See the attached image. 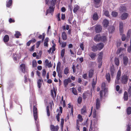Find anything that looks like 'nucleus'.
<instances>
[{"label":"nucleus","mask_w":131,"mask_h":131,"mask_svg":"<svg viewBox=\"0 0 131 131\" xmlns=\"http://www.w3.org/2000/svg\"><path fill=\"white\" fill-rule=\"evenodd\" d=\"M95 124H92V121H91V123L90 125V129L89 130H93L94 129L95 126Z\"/></svg>","instance_id":"32"},{"label":"nucleus","mask_w":131,"mask_h":131,"mask_svg":"<svg viewBox=\"0 0 131 131\" xmlns=\"http://www.w3.org/2000/svg\"><path fill=\"white\" fill-rule=\"evenodd\" d=\"M64 53H65V49H63L61 51V57L62 58H63L64 56Z\"/></svg>","instance_id":"48"},{"label":"nucleus","mask_w":131,"mask_h":131,"mask_svg":"<svg viewBox=\"0 0 131 131\" xmlns=\"http://www.w3.org/2000/svg\"><path fill=\"white\" fill-rule=\"evenodd\" d=\"M118 15V13L115 12L113 11L112 12V15L114 17Z\"/></svg>","instance_id":"45"},{"label":"nucleus","mask_w":131,"mask_h":131,"mask_svg":"<svg viewBox=\"0 0 131 131\" xmlns=\"http://www.w3.org/2000/svg\"><path fill=\"white\" fill-rule=\"evenodd\" d=\"M50 128L52 131H57L59 129V127L58 126H54V125H51L50 126Z\"/></svg>","instance_id":"7"},{"label":"nucleus","mask_w":131,"mask_h":131,"mask_svg":"<svg viewBox=\"0 0 131 131\" xmlns=\"http://www.w3.org/2000/svg\"><path fill=\"white\" fill-rule=\"evenodd\" d=\"M32 66L33 67H35L37 65L36 61L35 60H33L32 61Z\"/></svg>","instance_id":"46"},{"label":"nucleus","mask_w":131,"mask_h":131,"mask_svg":"<svg viewBox=\"0 0 131 131\" xmlns=\"http://www.w3.org/2000/svg\"><path fill=\"white\" fill-rule=\"evenodd\" d=\"M101 87L102 90L100 92V93L101 98H102V97L103 93L104 95H105V93L107 91V90L105 88V84L104 82L102 83Z\"/></svg>","instance_id":"2"},{"label":"nucleus","mask_w":131,"mask_h":131,"mask_svg":"<svg viewBox=\"0 0 131 131\" xmlns=\"http://www.w3.org/2000/svg\"><path fill=\"white\" fill-rule=\"evenodd\" d=\"M78 119L77 120V123L78 124V123H79V122H82L83 120L82 116L80 114L78 115Z\"/></svg>","instance_id":"12"},{"label":"nucleus","mask_w":131,"mask_h":131,"mask_svg":"<svg viewBox=\"0 0 131 131\" xmlns=\"http://www.w3.org/2000/svg\"><path fill=\"white\" fill-rule=\"evenodd\" d=\"M91 50L95 52L98 49L97 45H94L91 47Z\"/></svg>","instance_id":"19"},{"label":"nucleus","mask_w":131,"mask_h":131,"mask_svg":"<svg viewBox=\"0 0 131 131\" xmlns=\"http://www.w3.org/2000/svg\"><path fill=\"white\" fill-rule=\"evenodd\" d=\"M95 7L97 8L99 7L101 5V0H94Z\"/></svg>","instance_id":"6"},{"label":"nucleus","mask_w":131,"mask_h":131,"mask_svg":"<svg viewBox=\"0 0 131 131\" xmlns=\"http://www.w3.org/2000/svg\"><path fill=\"white\" fill-rule=\"evenodd\" d=\"M114 62L115 64L117 66H118L119 64V61L118 59L117 58H115L114 60Z\"/></svg>","instance_id":"35"},{"label":"nucleus","mask_w":131,"mask_h":131,"mask_svg":"<svg viewBox=\"0 0 131 131\" xmlns=\"http://www.w3.org/2000/svg\"><path fill=\"white\" fill-rule=\"evenodd\" d=\"M33 115L35 121H36L37 119V109L35 105L33 106Z\"/></svg>","instance_id":"3"},{"label":"nucleus","mask_w":131,"mask_h":131,"mask_svg":"<svg viewBox=\"0 0 131 131\" xmlns=\"http://www.w3.org/2000/svg\"><path fill=\"white\" fill-rule=\"evenodd\" d=\"M43 81L42 79H39L37 82V86L39 88H40L41 86L42 82Z\"/></svg>","instance_id":"15"},{"label":"nucleus","mask_w":131,"mask_h":131,"mask_svg":"<svg viewBox=\"0 0 131 131\" xmlns=\"http://www.w3.org/2000/svg\"><path fill=\"white\" fill-rule=\"evenodd\" d=\"M101 37L99 34L97 35L94 37V40L95 41H97L100 40Z\"/></svg>","instance_id":"17"},{"label":"nucleus","mask_w":131,"mask_h":131,"mask_svg":"<svg viewBox=\"0 0 131 131\" xmlns=\"http://www.w3.org/2000/svg\"><path fill=\"white\" fill-rule=\"evenodd\" d=\"M20 69L24 73L25 72V64H22L20 66Z\"/></svg>","instance_id":"14"},{"label":"nucleus","mask_w":131,"mask_h":131,"mask_svg":"<svg viewBox=\"0 0 131 131\" xmlns=\"http://www.w3.org/2000/svg\"><path fill=\"white\" fill-rule=\"evenodd\" d=\"M119 31L121 34H122L123 32V23L120 22L119 24Z\"/></svg>","instance_id":"11"},{"label":"nucleus","mask_w":131,"mask_h":131,"mask_svg":"<svg viewBox=\"0 0 131 131\" xmlns=\"http://www.w3.org/2000/svg\"><path fill=\"white\" fill-rule=\"evenodd\" d=\"M72 93L74 94L75 95H77L78 94L77 91L75 88H72Z\"/></svg>","instance_id":"39"},{"label":"nucleus","mask_w":131,"mask_h":131,"mask_svg":"<svg viewBox=\"0 0 131 131\" xmlns=\"http://www.w3.org/2000/svg\"><path fill=\"white\" fill-rule=\"evenodd\" d=\"M126 39V36L125 35H123L122 37V41H124Z\"/></svg>","instance_id":"57"},{"label":"nucleus","mask_w":131,"mask_h":131,"mask_svg":"<svg viewBox=\"0 0 131 131\" xmlns=\"http://www.w3.org/2000/svg\"><path fill=\"white\" fill-rule=\"evenodd\" d=\"M102 30L101 26L100 25H97L95 27V30L97 33H99Z\"/></svg>","instance_id":"8"},{"label":"nucleus","mask_w":131,"mask_h":131,"mask_svg":"<svg viewBox=\"0 0 131 131\" xmlns=\"http://www.w3.org/2000/svg\"><path fill=\"white\" fill-rule=\"evenodd\" d=\"M124 99L125 101H127L128 99V96L127 92H125L124 95Z\"/></svg>","instance_id":"33"},{"label":"nucleus","mask_w":131,"mask_h":131,"mask_svg":"<svg viewBox=\"0 0 131 131\" xmlns=\"http://www.w3.org/2000/svg\"><path fill=\"white\" fill-rule=\"evenodd\" d=\"M82 100V98L81 97H79L78 99V103L80 104L81 103Z\"/></svg>","instance_id":"51"},{"label":"nucleus","mask_w":131,"mask_h":131,"mask_svg":"<svg viewBox=\"0 0 131 131\" xmlns=\"http://www.w3.org/2000/svg\"><path fill=\"white\" fill-rule=\"evenodd\" d=\"M61 125L62 127L63 126V124H64V119L63 118H61Z\"/></svg>","instance_id":"63"},{"label":"nucleus","mask_w":131,"mask_h":131,"mask_svg":"<svg viewBox=\"0 0 131 131\" xmlns=\"http://www.w3.org/2000/svg\"><path fill=\"white\" fill-rule=\"evenodd\" d=\"M126 49V48H120L118 49L117 53V54H119L123 51H125Z\"/></svg>","instance_id":"37"},{"label":"nucleus","mask_w":131,"mask_h":131,"mask_svg":"<svg viewBox=\"0 0 131 131\" xmlns=\"http://www.w3.org/2000/svg\"><path fill=\"white\" fill-rule=\"evenodd\" d=\"M69 70L68 67L66 68L64 70V73L65 74H67L69 72Z\"/></svg>","instance_id":"43"},{"label":"nucleus","mask_w":131,"mask_h":131,"mask_svg":"<svg viewBox=\"0 0 131 131\" xmlns=\"http://www.w3.org/2000/svg\"><path fill=\"white\" fill-rule=\"evenodd\" d=\"M106 78L108 82H109L110 80V74L109 73L107 74H106Z\"/></svg>","instance_id":"40"},{"label":"nucleus","mask_w":131,"mask_h":131,"mask_svg":"<svg viewBox=\"0 0 131 131\" xmlns=\"http://www.w3.org/2000/svg\"><path fill=\"white\" fill-rule=\"evenodd\" d=\"M92 60H94L95 57L96 56V54L93 52L90 53L89 55Z\"/></svg>","instance_id":"16"},{"label":"nucleus","mask_w":131,"mask_h":131,"mask_svg":"<svg viewBox=\"0 0 131 131\" xmlns=\"http://www.w3.org/2000/svg\"><path fill=\"white\" fill-rule=\"evenodd\" d=\"M102 24L104 27H107L109 24L108 21L106 19H105L104 20Z\"/></svg>","instance_id":"13"},{"label":"nucleus","mask_w":131,"mask_h":131,"mask_svg":"<svg viewBox=\"0 0 131 131\" xmlns=\"http://www.w3.org/2000/svg\"><path fill=\"white\" fill-rule=\"evenodd\" d=\"M80 47L82 50H84V46L83 43H81L80 45Z\"/></svg>","instance_id":"62"},{"label":"nucleus","mask_w":131,"mask_h":131,"mask_svg":"<svg viewBox=\"0 0 131 131\" xmlns=\"http://www.w3.org/2000/svg\"><path fill=\"white\" fill-rule=\"evenodd\" d=\"M127 51L128 52H131V45L128 48Z\"/></svg>","instance_id":"61"},{"label":"nucleus","mask_w":131,"mask_h":131,"mask_svg":"<svg viewBox=\"0 0 131 131\" xmlns=\"http://www.w3.org/2000/svg\"><path fill=\"white\" fill-rule=\"evenodd\" d=\"M98 61L99 63V68H100L102 65V62L101 60H98Z\"/></svg>","instance_id":"55"},{"label":"nucleus","mask_w":131,"mask_h":131,"mask_svg":"<svg viewBox=\"0 0 131 131\" xmlns=\"http://www.w3.org/2000/svg\"><path fill=\"white\" fill-rule=\"evenodd\" d=\"M62 44V47H66V45L67 43L66 42H62L61 43Z\"/></svg>","instance_id":"58"},{"label":"nucleus","mask_w":131,"mask_h":131,"mask_svg":"<svg viewBox=\"0 0 131 131\" xmlns=\"http://www.w3.org/2000/svg\"><path fill=\"white\" fill-rule=\"evenodd\" d=\"M98 49L99 50L102 49L103 48L104 45L103 43H99L97 45Z\"/></svg>","instance_id":"10"},{"label":"nucleus","mask_w":131,"mask_h":131,"mask_svg":"<svg viewBox=\"0 0 131 131\" xmlns=\"http://www.w3.org/2000/svg\"><path fill=\"white\" fill-rule=\"evenodd\" d=\"M41 42H42V41H39L37 42L36 43L37 48H38L39 47Z\"/></svg>","instance_id":"59"},{"label":"nucleus","mask_w":131,"mask_h":131,"mask_svg":"<svg viewBox=\"0 0 131 131\" xmlns=\"http://www.w3.org/2000/svg\"><path fill=\"white\" fill-rule=\"evenodd\" d=\"M62 37L64 40H66L67 39V37L66 33L65 32L63 31L62 33Z\"/></svg>","instance_id":"20"},{"label":"nucleus","mask_w":131,"mask_h":131,"mask_svg":"<svg viewBox=\"0 0 131 131\" xmlns=\"http://www.w3.org/2000/svg\"><path fill=\"white\" fill-rule=\"evenodd\" d=\"M103 52H100L99 54V57L98 59V60H102L103 55Z\"/></svg>","instance_id":"30"},{"label":"nucleus","mask_w":131,"mask_h":131,"mask_svg":"<svg viewBox=\"0 0 131 131\" xmlns=\"http://www.w3.org/2000/svg\"><path fill=\"white\" fill-rule=\"evenodd\" d=\"M46 66H47L48 67L50 68L51 67H52V65L51 62H50L47 64L46 65Z\"/></svg>","instance_id":"60"},{"label":"nucleus","mask_w":131,"mask_h":131,"mask_svg":"<svg viewBox=\"0 0 131 131\" xmlns=\"http://www.w3.org/2000/svg\"><path fill=\"white\" fill-rule=\"evenodd\" d=\"M73 72L74 73H75L76 72L75 71V66H74V65H73L72 67Z\"/></svg>","instance_id":"64"},{"label":"nucleus","mask_w":131,"mask_h":131,"mask_svg":"<svg viewBox=\"0 0 131 131\" xmlns=\"http://www.w3.org/2000/svg\"><path fill=\"white\" fill-rule=\"evenodd\" d=\"M20 35V34L19 32L18 31H16V33L15 34V36L16 38H18L19 37V36Z\"/></svg>","instance_id":"42"},{"label":"nucleus","mask_w":131,"mask_h":131,"mask_svg":"<svg viewBox=\"0 0 131 131\" xmlns=\"http://www.w3.org/2000/svg\"><path fill=\"white\" fill-rule=\"evenodd\" d=\"M126 112L127 114L129 115L131 114V107H128L127 108Z\"/></svg>","instance_id":"34"},{"label":"nucleus","mask_w":131,"mask_h":131,"mask_svg":"<svg viewBox=\"0 0 131 131\" xmlns=\"http://www.w3.org/2000/svg\"><path fill=\"white\" fill-rule=\"evenodd\" d=\"M123 63L125 65H126L128 63V58L126 57H124L123 58Z\"/></svg>","instance_id":"28"},{"label":"nucleus","mask_w":131,"mask_h":131,"mask_svg":"<svg viewBox=\"0 0 131 131\" xmlns=\"http://www.w3.org/2000/svg\"><path fill=\"white\" fill-rule=\"evenodd\" d=\"M12 0H9L7 3L6 6L7 7H9L12 5Z\"/></svg>","instance_id":"38"},{"label":"nucleus","mask_w":131,"mask_h":131,"mask_svg":"<svg viewBox=\"0 0 131 131\" xmlns=\"http://www.w3.org/2000/svg\"><path fill=\"white\" fill-rule=\"evenodd\" d=\"M110 71L111 72V75L113 76L114 72V67H112L110 69Z\"/></svg>","instance_id":"44"},{"label":"nucleus","mask_w":131,"mask_h":131,"mask_svg":"<svg viewBox=\"0 0 131 131\" xmlns=\"http://www.w3.org/2000/svg\"><path fill=\"white\" fill-rule=\"evenodd\" d=\"M128 14L127 13H123L121 16V19L122 20H125L126 19L128 16Z\"/></svg>","instance_id":"9"},{"label":"nucleus","mask_w":131,"mask_h":131,"mask_svg":"<svg viewBox=\"0 0 131 131\" xmlns=\"http://www.w3.org/2000/svg\"><path fill=\"white\" fill-rule=\"evenodd\" d=\"M127 128L126 129V131H130V125H128L127 126Z\"/></svg>","instance_id":"54"},{"label":"nucleus","mask_w":131,"mask_h":131,"mask_svg":"<svg viewBox=\"0 0 131 131\" xmlns=\"http://www.w3.org/2000/svg\"><path fill=\"white\" fill-rule=\"evenodd\" d=\"M79 8V7L77 5H75L74 6L73 11L74 13L76 12Z\"/></svg>","instance_id":"29"},{"label":"nucleus","mask_w":131,"mask_h":131,"mask_svg":"<svg viewBox=\"0 0 131 131\" xmlns=\"http://www.w3.org/2000/svg\"><path fill=\"white\" fill-rule=\"evenodd\" d=\"M51 95L52 96H56V93L54 88H53V89L51 91Z\"/></svg>","instance_id":"24"},{"label":"nucleus","mask_w":131,"mask_h":131,"mask_svg":"<svg viewBox=\"0 0 131 131\" xmlns=\"http://www.w3.org/2000/svg\"><path fill=\"white\" fill-rule=\"evenodd\" d=\"M60 113H58L57 115L56 116V117L57 118V120L58 122H59L60 121V117L59 116L61 115V114Z\"/></svg>","instance_id":"52"},{"label":"nucleus","mask_w":131,"mask_h":131,"mask_svg":"<svg viewBox=\"0 0 131 131\" xmlns=\"http://www.w3.org/2000/svg\"><path fill=\"white\" fill-rule=\"evenodd\" d=\"M128 79V77L127 76L124 75L122 76L121 78V81L124 84H126L127 82Z\"/></svg>","instance_id":"5"},{"label":"nucleus","mask_w":131,"mask_h":131,"mask_svg":"<svg viewBox=\"0 0 131 131\" xmlns=\"http://www.w3.org/2000/svg\"><path fill=\"white\" fill-rule=\"evenodd\" d=\"M108 30L109 32L112 33L114 31L115 28L113 26H111L110 27Z\"/></svg>","instance_id":"31"},{"label":"nucleus","mask_w":131,"mask_h":131,"mask_svg":"<svg viewBox=\"0 0 131 131\" xmlns=\"http://www.w3.org/2000/svg\"><path fill=\"white\" fill-rule=\"evenodd\" d=\"M71 81V80L70 78L65 79L64 81V84L65 86H66L68 84V83L70 82Z\"/></svg>","instance_id":"18"},{"label":"nucleus","mask_w":131,"mask_h":131,"mask_svg":"<svg viewBox=\"0 0 131 131\" xmlns=\"http://www.w3.org/2000/svg\"><path fill=\"white\" fill-rule=\"evenodd\" d=\"M106 40V37L105 36H102V37H101V40L102 41H105Z\"/></svg>","instance_id":"50"},{"label":"nucleus","mask_w":131,"mask_h":131,"mask_svg":"<svg viewBox=\"0 0 131 131\" xmlns=\"http://www.w3.org/2000/svg\"><path fill=\"white\" fill-rule=\"evenodd\" d=\"M68 107L69 108H70L71 109V114L72 115H73V107L71 105V104L70 103H69L68 104Z\"/></svg>","instance_id":"41"},{"label":"nucleus","mask_w":131,"mask_h":131,"mask_svg":"<svg viewBox=\"0 0 131 131\" xmlns=\"http://www.w3.org/2000/svg\"><path fill=\"white\" fill-rule=\"evenodd\" d=\"M47 115L48 116H50V113H49V107L47 106Z\"/></svg>","instance_id":"56"},{"label":"nucleus","mask_w":131,"mask_h":131,"mask_svg":"<svg viewBox=\"0 0 131 131\" xmlns=\"http://www.w3.org/2000/svg\"><path fill=\"white\" fill-rule=\"evenodd\" d=\"M42 71V76L44 77H45L46 75V71L45 69H43Z\"/></svg>","instance_id":"49"},{"label":"nucleus","mask_w":131,"mask_h":131,"mask_svg":"<svg viewBox=\"0 0 131 131\" xmlns=\"http://www.w3.org/2000/svg\"><path fill=\"white\" fill-rule=\"evenodd\" d=\"M96 80L95 81L94 79L93 80V82L92 84V86L93 87H94V85L96 84Z\"/></svg>","instance_id":"53"},{"label":"nucleus","mask_w":131,"mask_h":131,"mask_svg":"<svg viewBox=\"0 0 131 131\" xmlns=\"http://www.w3.org/2000/svg\"><path fill=\"white\" fill-rule=\"evenodd\" d=\"M94 70L93 69H90L89 71V78H91L93 74Z\"/></svg>","instance_id":"21"},{"label":"nucleus","mask_w":131,"mask_h":131,"mask_svg":"<svg viewBox=\"0 0 131 131\" xmlns=\"http://www.w3.org/2000/svg\"><path fill=\"white\" fill-rule=\"evenodd\" d=\"M86 106H84L83 108L81 109V113L82 114H84L86 113Z\"/></svg>","instance_id":"27"},{"label":"nucleus","mask_w":131,"mask_h":131,"mask_svg":"<svg viewBox=\"0 0 131 131\" xmlns=\"http://www.w3.org/2000/svg\"><path fill=\"white\" fill-rule=\"evenodd\" d=\"M93 19L94 20H97L99 18L97 14L95 13L94 14L93 16Z\"/></svg>","instance_id":"26"},{"label":"nucleus","mask_w":131,"mask_h":131,"mask_svg":"<svg viewBox=\"0 0 131 131\" xmlns=\"http://www.w3.org/2000/svg\"><path fill=\"white\" fill-rule=\"evenodd\" d=\"M121 71L120 70H119L117 72V76L115 81V83L116 84H118L119 83V80L121 75Z\"/></svg>","instance_id":"4"},{"label":"nucleus","mask_w":131,"mask_h":131,"mask_svg":"<svg viewBox=\"0 0 131 131\" xmlns=\"http://www.w3.org/2000/svg\"><path fill=\"white\" fill-rule=\"evenodd\" d=\"M57 0H52L51 2V6L47 11L46 15L49 13H51L54 10V6Z\"/></svg>","instance_id":"1"},{"label":"nucleus","mask_w":131,"mask_h":131,"mask_svg":"<svg viewBox=\"0 0 131 131\" xmlns=\"http://www.w3.org/2000/svg\"><path fill=\"white\" fill-rule=\"evenodd\" d=\"M99 99H97L96 103V108L97 109H98L100 107V104Z\"/></svg>","instance_id":"23"},{"label":"nucleus","mask_w":131,"mask_h":131,"mask_svg":"<svg viewBox=\"0 0 131 131\" xmlns=\"http://www.w3.org/2000/svg\"><path fill=\"white\" fill-rule=\"evenodd\" d=\"M49 41V38H46L44 42V46L48 47V43Z\"/></svg>","instance_id":"25"},{"label":"nucleus","mask_w":131,"mask_h":131,"mask_svg":"<svg viewBox=\"0 0 131 131\" xmlns=\"http://www.w3.org/2000/svg\"><path fill=\"white\" fill-rule=\"evenodd\" d=\"M103 13L106 16L108 17L109 16V14L108 12L106 10H104Z\"/></svg>","instance_id":"47"},{"label":"nucleus","mask_w":131,"mask_h":131,"mask_svg":"<svg viewBox=\"0 0 131 131\" xmlns=\"http://www.w3.org/2000/svg\"><path fill=\"white\" fill-rule=\"evenodd\" d=\"M62 101H61V104L63 106V107H64L66 106V102L64 100H63V97H62Z\"/></svg>","instance_id":"36"},{"label":"nucleus","mask_w":131,"mask_h":131,"mask_svg":"<svg viewBox=\"0 0 131 131\" xmlns=\"http://www.w3.org/2000/svg\"><path fill=\"white\" fill-rule=\"evenodd\" d=\"M9 38L8 36L7 35H6L4 38V41L5 42H6L9 41Z\"/></svg>","instance_id":"22"}]
</instances>
